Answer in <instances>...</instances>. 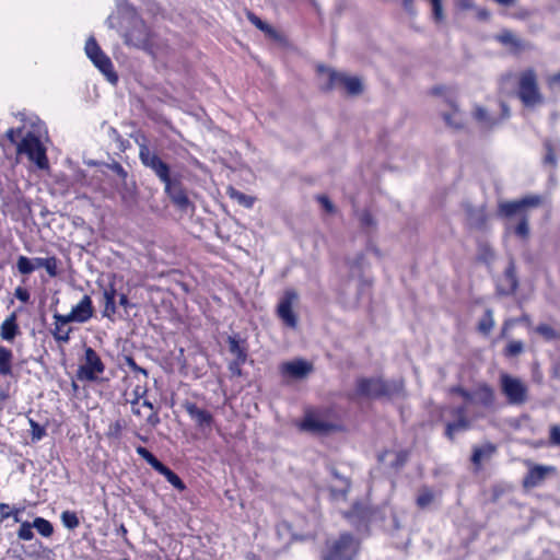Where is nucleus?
<instances>
[{
  "instance_id": "1",
  "label": "nucleus",
  "mask_w": 560,
  "mask_h": 560,
  "mask_svg": "<svg viewBox=\"0 0 560 560\" xmlns=\"http://www.w3.org/2000/svg\"><path fill=\"white\" fill-rule=\"evenodd\" d=\"M542 199L538 195H529L520 200L501 201L498 206V215L506 219L505 232L514 233L521 240L529 236L528 208L538 207Z\"/></svg>"
},
{
  "instance_id": "2",
  "label": "nucleus",
  "mask_w": 560,
  "mask_h": 560,
  "mask_svg": "<svg viewBox=\"0 0 560 560\" xmlns=\"http://www.w3.org/2000/svg\"><path fill=\"white\" fill-rule=\"evenodd\" d=\"M359 550V542L351 534L345 533L339 538L327 542L323 560H354Z\"/></svg>"
},
{
  "instance_id": "3",
  "label": "nucleus",
  "mask_w": 560,
  "mask_h": 560,
  "mask_svg": "<svg viewBox=\"0 0 560 560\" xmlns=\"http://www.w3.org/2000/svg\"><path fill=\"white\" fill-rule=\"evenodd\" d=\"M16 151L19 154H25L39 170L48 168L49 164L46 155V148L43 145L39 138L33 132H27L23 137V139L18 143Z\"/></svg>"
},
{
  "instance_id": "4",
  "label": "nucleus",
  "mask_w": 560,
  "mask_h": 560,
  "mask_svg": "<svg viewBox=\"0 0 560 560\" xmlns=\"http://www.w3.org/2000/svg\"><path fill=\"white\" fill-rule=\"evenodd\" d=\"M318 71L327 74L325 90L343 89L349 95H358L362 92V82L358 77H350L323 66L318 67Z\"/></svg>"
},
{
  "instance_id": "5",
  "label": "nucleus",
  "mask_w": 560,
  "mask_h": 560,
  "mask_svg": "<svg viewBox=\"0 0 560 560\" xmlns=\"http://www.w3.org/2000/svg\"><path fill=\"white\" fill-rule=\"evenodd\" d=\"M500 387L510 405L521 406L528 400V386L518 377L502 373Z\"/></svg>"
},
{
  "instance_id": "6",
  "label": "nucleus",
  "mask_w": 560,
  "mask_h": 560,
  "mask_svg": "<svg viewBox=\"0 0 560 560\" xmlns=\"http://www.w3.org/2000/svg\"><path fill=\"white\" fill-rule=\"evenodd\" d=\"M517 94L527 107L536 106L542 102L537 84V75L533 69H527L520 74Z\"/></svg>"
},
{
  "instance_id": "7",
  "label": "nucleus",
  "mask_w": 560,
  "mask_h": 560,
  "mask_svg": "<svg viewBox=\"0 0 560 560\" xmlns=\"http://www.w3.org/2000/svg\"><path fill=\"white\" fill-rule=\"evenodd\" d=\"M139 159L143 166L150 168L155 176L165 185L173 179L171 167L156 152L152 151L145 142H139Z\"/></svg>"
},
{
  "instance_id": "8",
  "label": "nucleus",
  "mask_w": 560,
  "mask_h": 560,
  "mask_svg": "<svg viewBox=\"0 0 560 560\" xmlns=\"http://www.w3.org/2000/svg\"><path fill=\"white\" fill-rule=\"evenodd\" d=\"M124 37L127 45L143 49L150 54L153 52L152 35L140 18L132 16L131 27L125 33Z\"/></svg>"
},
{
  "instance_id": "9",
  "label": "nucleus",
  "mask_w": 560,
  "mask_h": 560,
  "mask_svg": "<svg viewBox=\"0 0 560 560\" xmlns=\"http://www.w3.org/2000/svg\"><path fill=\"white\" fill-rule=\"evenodd\" d=\"M85 54L93 65L106 77L110 83H116L118 77L113 69V63L108 56L100 48L94 37H90L85 43Z\"/></svg>"
},
{
  "instance_id": "10",
  "label": "nucleus",
  "mask_w": 560,
  "mask_h": 560,
  "mask_svg": "<svg viewBox=\"0 0 560 560\" xmlns=\"http://www.w3.org/2000/svg\"><path fill=\"white\" fill-rule=\"evenodd\" d=\"M105 370L100 355L91 347L84 350V362L79 366L77 376L80 381L95 382Z\"/></svg>"
},
{
  "instance_id": "11",
  "label": "nucleus",
  "mask_w": 560,
  "mask_h": 560,
  "mask_svg": "<svg viewBox=\"0 0 560 560\" xmlns=\"http://www.w3.org/2000/svg\"><path fill=\"white\" fill-rule=\"evenodd\" d=\"M94 307L92 299L89 295H83L80 302L74 305L69 314L62 315L59 313L54 314V319L60 324L70 323H86L93 317Z\"/></svg>"
},
{
  "instance_id": "12",
  "label": "nucleus",
  "mask_w": 560,
  "mask_h": 560,
  "mask_svg": "<svg viewBox=\"0 0 560 560\" xmlns=\"http://www.w3.org/2000/svg\"><path fill=\"white\" fill-rule=\"evenodd\" d=\"M298 300L299 294L295 290H285L277 307L278 317L285 326L293 329L298 326V316L293 312V305L298 302Z\"/></svg>"
},
{
  "instance_id": "13",
  "label": "nucleus",
  "mask_w": 560,
  "mask_h": 560,
  "mask_svg": "<svg viewBox=\"0 0 560 560\" xmlns=\"http://www.w3.org/2000/svg\"><path fill=\"white\" fill-rule=\"evenodd\" d=\"M373 510L362 502H355L351 506L349 511L343 512V517L348 520V522L355 526L358 529H361L371 522L373 517Z\"/></svg>"
},
{
  "instance_id": "14",
  "label": "nucleus",
  "mask_w": 560,
  "mask_h": 560,
  "mask_svg": "<svg viewBox=\"0 0 560 560\" xmlns=\"http://www.w3.org/2000/svg\"><path fill=\"white\" fill-rule=\"evenodd\" d=\"M164 191L178 209L186 211L191 206L186 191L183 189L177 178H173L166 183L164 185Z\"/></svg>"
},
{
  "instance_id": "15",
  "label": "nucleus",
  "mask_w": 560,
  "mask_h": 560,
  "mask_svg": "<svg viewBox=\"0 0 560 560\" xmlns=\"http://www.w3.org/2000/svg\"><path fill=\"white\" fill-rule=\"evenodd\" d=\"M229 351L234 357V360L230 363V371H234V366L238 368L243 365L247 360V347L246 341L241 339L238 335L228 337Z\"/></svg>"
},
{
  "instance_id": "16",
  "label": "nucleus",
  "mask_w": 560,
  "mask_h": 560,
  "mask_svg": "<svg viewBox=\"0 0 560 560\" xmlns=\"http://www.w3.org/2000/svg\"><path fill=\"white\" fill-rule=\"evenodd\" d=\"M312 369V364L308 363L307 361L294 360L284 362L281 365V373L291 378L301 380L307 376Z\"/></svg>"
},
{
  "instance_id": "17",
  "label": "nucleus",
  "mask_w": 560,
  "mask_h": 560,
  "mask_svg": "<svg viewBox=\"0 0 560 560\" xmlns=\"http://www.w3.org/2000/svg\"><path fill=\"white\" fill-rule=\"evenodd\" d=\"M358 393L366 397H378L385 393V383L382 378H362L358 382Z\"/></svg>"
},
{
  "instance_id": "18",
  "label": "nucleus",
  "mask_w": 560,
  "mask_h": 560,
  "mask_svg": "<svg viewBox=\"0 0 560 560\" xmlns=\"http://www.w3.org/2000/svg\"><path fill=\"white\" fill-rule=\"evenodd\" d=\"M185 409L200 429H210L212 427L213 417L209 411L199 408L192 402L185 404Z\"/></svg>"
},
{
  "instance_id": "19",
  "label": "nucleus",
  "mask_w": 560,
  "mask_h": 560,
  "mask_svg": "<svg viewBox=\"0 0 560 560\" xmlns=\"http://www.w3.org/2000/svg\"><path fill=\"white\" fill-rule=\"evenodd\" d=\"M550 471H555V468L551 466H532L523 480V486L525 488L538 487L546 479L548 472Z\"/></svg>"
},
{
  "instance_id": "20",
  "label": "nucleus",
  "mask_w": 560,
  "mask_h": 560,
  "mask_svg": "<svg viewBox=\"0 0 560 560\" xmlns=\"http://www.w3.org/2000/svg\"><path fill=\"white\" fill-rule=\"evenodd\" d=\"M117 189L125 205L130 206L136 201L137 184L136 180L129 175H126V177H121L119 179Z\"/></svg>"
},
{
  "instance_id": "21",
  "label": "nucleus",
  "mask_w": 560,
  "mask_h": 560,
  "mask_svg": "<svg viewBox=\"0 0 560 560\" xmlns=\"http://www.w3.org/2000/svg\"><path fill=\"white\" fill-rule=\"evenodd\" d=\"M334 482L330 486V495L335 501H345L350 490V481L336 469L332 470Z\"/></svg>"
},
{
  "instance_id": "22",
  "label": "nucleus",
  "mask_w": 560,
  "mask_h": 560,
  "mask_svg": "<svg viewBox=\"0 0 560 560\" xmlns=\"http://www.w3.org/2000/svg\"><path fill=\"white\" fill-rule=\"evenodd\" d=\"M467 221L470 228L476 230H483L488 224V214L483 207H467Z\"/></svg>"
},
{
  "instance_id": "23",
  "label": "nucleus",
  "mask_w": 560,
  "mask_h": 560,
  "mask_svg": "<svg viewBox=\"0 0 560 560\" xmlns=\"http://www.w3.org/2000/svg\"><path fill=\"white\" fill-rule=\"evenodd\" d=\"M450 106L451 112H445L442 114L445 124L455 130L463 129L465 126L464 114L459 110L455 103L451 102Z\"/></svg>"
},
{
  "instance_id": "24",
  "label": "nucleus",
  "mask_w": 560,
  "mask_h": 560,
  "mask_svg": "<svg viewBox=\"0 0 560 560\" xmlns=\"http://www.w3.org/2000/svg\"><path fill=\"white\" fill-rule=\"evenodd\" d=\"M301 429L312 433H325L329 431L330 424L312 415H307L301 423Z\"/></svg>"
},
{
  "instance_id": "25",
  "label": "nucleus",
  "mask_w": 560,
  "mask_h": 560,
  "mask_svg": "<svg viewBox=\"0 0 560 560\" xmlns=\"http://www.w3.org/2000/svg\"><path fill=\"white\" fill-rule=\"evenodd\" d=\"M20 332L16 324V315L12 313L1 324L0 335L3 340L12 341Z\"/></svg>"
},
{
  "instance_id": "26",
  "label": "nucleus",
  "mask_w": 560,
  "mask_h": 560,
  "mask_svg": "<svg viewBox=\"0 0 560 560\" xmlns=\"http://www.w3.org/2000/svg\"><path fill=\"white\" fill-rule=\"evenodd\" d=\"M494 402V393L488 385H481L474 392V402L483 407H491Z\"/></svg>"
},
{
  "instance_id": "27",
  "label": "nucleus",
  "mask_w": 560,
  "mask_h": 560,
  "mask_svg": "<svg viewBox=\"0 0 560 560\" xmlns=\"http://www.w3.org/2000/svg\"><path fill=\"white\" fill-rule=\"evenodd\" d=\"M474 118L477 120V122L480 125L483 129H491L493 128L498 121L495 118H493L486 108L481 106H476L472 112Z\"/></svg>"
},
{
  "instance_id": "28",
  "label": "nucleus",
  "mask_w": 560,
  "mask_h": 560,
  "mask_svg": "<svg viewBox=\"0 0 560 560\" xmlns=\"http://www.w3.org/2000/svg\"><path fill=\"white\" fill-rule=\"evenodd\" d=\"M504 281H505L504 284H499L498 285L499 292L501 294H505V295L513 293L516 290V288H517V280H516V277H515V272H514L513 266H510L505 270Z\"/></svg>"
},
{
  "instance_id": "29",
  "label": "nucleus",
  "mask_w": 560,
  "mask_h": 560,
  "mask_svg": "<svg viewBox=\"0 0 560 560\" xmlns=\"http://www.w3.org/2000/svg\"><path fill=\"white\" fill-rule=\"evenodd\" d=\"M155 470L163 475L166 480L177 490L183 491L186 488L182 479L163 463H161Z\"/></svg>"
},
{
  "instance_id": "30",
  "label": "nucleus",
  "mask_w": 560,
  "mask_h": 560,
  "mask_svg": "<svg viewBox=\"0 0 560 560\" xmlns=\"http://www.w3.org/2000/svg\"><path fill=\"white\" fill-rule=\"evenodd\" d=\"M495 452V447L492 444H485L480 447H475L471 456L474 465L479 466L483 459H488Z\"/></svg>"
},
{
  "instance_id": "31",
  "label": "nucleus",
  "mask_w": 560,
  "mask_h": 560,
  "mask_svg": "<svg viewBox=\"0 0 560 560\" xmlns=\"http://www.w3.org/2000/svg\"><path fill=\"white\" fill-rule=\"evenodd\" d=\"M469 427H470V424H469V420L467 418L455 419V421H453V422H447L445 435L450 440H453L457 432L466 431L469 429Z\"/></svg>"
},
{
  "instance_id": "32",
  "label": "nucleus",
  "mask_w": 560,
  "mask_h": 560,
  "mask_svg": "<svg viewBox=\"0 0 560 560\" xmlns=\"http://www.w3.org/2000/svg\"><path fill=\"white\" fill-rule=\"evenodd\" d=\"M12 351L5 347H0V375L7 376L12 374Z\"/></svg>"
},
{
  "instance_id": "33",
  "label": "nucleus",
  "mask_w": 560,
  "mask_h": 560,
  "mask_svg": "<svg viewBox=\"0 0 560 560\" xmlns=\"http://www.w3.org/2000/svg\"><path fill=\"white\" fill-rule=\"evenodd\" d=\"M115 294L116 291L114 288L104 291L105 307L103 315L106 317H110L116 313Z\"/></svg>"
},
{
  "instance_id": "34",
  "label": "nucleus",
  "mask_w": 560,
  "mask_h": 560,
  "mask_svg": "<svg viewBox=\"0 0 560 560\" xmlns=\"http://www.w3.org/2000/svg\"><path fill=\"white\" fill-rule=\"evenodd\" d=\"M493 327H494L493 312H492V310L488 308V310H486L482 318L479 320L478 330L483 335H488L492 330Z\"/></svg>"
},
{
  "instance_id": "35",
  "label": "nucleus",
  "mask_w": 560,
  "mask_h": 560,
  "mask_svg": "<svg viewBox=\"0 0 560 560\" xmlns=\"http://www.w3.org/2000/svg\"><path fill=\"white\" fill-rule=\"evenodd\" d=\"M32 524L33 527L44 537H50L54 533L52 524L43 517H36Z\"/></svg>"
},
{
  "instance_id": "36",
  "label": "nucleus",
  "mask_w": 560,
  "mask_h": 560,
  "mask_svg": "<svg viewBox=\"0 0 560 560\" xmlns=\"http://www.w3.org/2000/svg\"><path fill=\"white\" fill-rule=\"evenodd\" d=\"M67 324H60L55 319V328L51 331L54 338L58 342L67 343L70 339L71 328L65 329Z\"/></svg>"
},
{
  "instance_id": "37",
  "label": "nucleus",
  "mask_w": 560,
  "mask_h": 560,
  "mask_svg": "<svg viewBox=\"0 0 560 560\" xmlns=\"http://www.w3.org/2000/svg\"><path fill=\"white\" fill-rule=\"evenodd\" d=\"M359 222H360V226L363 230H365L366 233H371L376 226V222H375L373 215L368 210H363L359 214Z\"/></svg>"
},
{
  "instance_id": "38",
  "label": "nucleus",
  "mask_w": 560,
  "mask_h": 560,
  "mask_svg": "<svg viewBox=\"0 0 560 560\" xmlns=\"http://www.w3.org/2000/svg\"><path fill=\"white\" fill-rule=\"evenodd\" d=\"M545 148L547 150V154L545 156V163L556 164V154L560 151V141H546Z\"/></svg>"
},
{
  "instance_id": "39",
  "label": "nucleus",
  "mask_w": 560,
  "mask_h": 560,
  "mask_svg": "<svg viewBox=\"0 0 560 560\" xmlns=\"http://www.w3.org/2000/svg\"><path fill=\"white\" fill-rule=\"evenodd\" d=\"M61 522L68 529H74L79 526L80 522L74 512L65 511L61 514Z\"/></svg>"
},
{
  "instance_id": "40",
  "label": "nucleus",
  "mask_w": 560,
  "mask_h": 560,
  "mask_svg": "<svg viewBox=\"0 0 560 560\" xmlns=\"http://www.w3.org/2000/svg\"><path fill=\"white\" fill-rule=\"evenodd\" d=\"M136 451L154 470L162 463L145 447L139 446Z\"/></svg>"
},
{
  "instance_id": "41",
  "label": "nucleus",
  "mask_w": 560,
  "mask_h": 560,
  "mask_svg": "<svg viewBox=\"0 0 560 560\" xmlns=\"http://www.w3.org/2000/svg\"><path fill=\"white\" fill-rule=\"evenodd\" d=\"M16 267L20 273L30 275L34 271L33 261L26 256H20L16 261Z\"/></svg>"
},
{
  "instance_id": "42",
  "label": "nucleus",
  "mask_w": 560,
  "mask_h": 560,
  "mask_svg": "<svg viewBox=\"0 0 560 560\" xmlns=\"http://www.w3.org/2000/svg\"><path fill=\"white\" fill-rule=\"evenodd\" d=\"M33 524L30 522H22L18 530V537L22 540H31L34 537Z\"/></svg>"
},
{
  "instance_id": "43",
  "label": "nucleus",
  "mask_w": 560,
  "mask_h": 560,
  "mask_svg": "<svg viewBox=\"0 0 560 560\" xmlns=\"http://www.w3.org/2000/svg\"><path fill=\"white\" fill-rule=\"evenodd\" d=\"M432 7V16L436 23H440L444 20V11L442 5V0H428Z\"/></svg>"
},
{
  "instance_id": "44",
  "label": "nucleus",
  "mask_w": 560,
  "mask_h": 560,
  "mask_svg": "<svg viewBox=\"0 0 560 560\" xmlns=\"http://www.w3.org/2000/svg\"><path fill=\"white\" fill-rule=\"evenodd\" d=\"M230 196L237 200L238 203H241L242 206L246 207V208H252L253 205H254V198L250 197V196H247L238 190H235V189H232Z\"/></svg>"
},
{
  "instance_id": "45",
  "label": "nucleus",
  "mask_w": 560,
  "mask_h": 560,
  "mask_svg": "<svg viewBox=\"0 0 560 560\" xmlns=\"http://www.w3.org/2000/svg\"><path fill=\"white\" fill-rule=\"evenodd\" d=\"M433 492L429 489H423L417 498V503L420 508H427L433 502Z\"/></svg>"
},
{
  "instance_id": "46",
  "label": "nucleus",
  "mask_w": 560,
  "mask_h": 560,
  "mask_svg": "<svg viewBox=\"0 0 560 560\" xmlns=\"http://www.w3.org/2000/svg\"><path fill=\"white\" fill-rule=\"evenodd\" d=\"M524 350V343L521 340H512L505 348V354L509 357H515L522 353Z\"/></svg>"
},
{
  "instance_id": "47",
  "label": "nucleus",
  "mask_w": 560,
  "mask_h": 560,
  "mask_svg": "<svg viewBox=\"0 0 560 560\" xmlns=\"http://www.w3.org/2000/svg\"><path fill=\"white\" fill-rule=\"evenodd\" d=\"M30 425H31V435L33 441H39L44 438L46 434V431L44 427H42L39 423L34 421L33 419H30Z\"/></svg>"
},
{
  "instance_id": "48",
  "label": "nucleus",
  "mask_w": 560,
  "mask_h": 560,
  "mask_svg": "<svg viewBox=\"0 0 560 560\" xmlns=\"http://www.w3.org/2000/svg\"><path fill=\"white\" fill-rule=\"evenodd\" d=\"M536 331L541 335L546 340H552L557 338L556 330L546 324H540L536 327Z\"/></svg>"
},
{
  "instance_id": "49",
  "label": "nucleus",
  "mask_w": 560,
  "mask_h": 560,
  "mask_svg": "<svg viewBox=\"0 0 560 560\" xmlns=\"http://www.w3.org/2000/svg\"><path fill=\"white\" fill-rule=\"evenodd\" d=\"M58 262L59 261L55 256L47 257L45 259L44 269L50 277H56L58 275Z\"/></svg>"
},
{
  "instance_id": "50",
  "label": "nucleus",
  "mask_w": 560,
  "mask_h": 560,
  "mask_svg": "<svg viewBox=\"0 0 560 560\" xmlns=\"http://www.w3.org/2000/svg\"><path fill=\"white\" fill-rule=\"evenodd\" d=\"M549 442L551 445L560 446V425L552 424L550 427Z\"/></svg>"
},
{
  "instance_id": "51",
  "label": "nucleus",
  "mask_w": 560,
  "mask_h": 560,
  "mask_svg": "<svg viewBox=\"0 0 560 560\" xmlns=\"http://www.w3.org/2000/svg\"><path fill=\"white\" fill-rule=\"evenodd\" d=\"M125 362H126V365L129 369H131L133 372L141 373L145 377L148 376V371L145 369L139 366L132 357H129V355L125 357Z\"/></svg>"
},
{
  "instance_id": "52",
  "label": "nucleus",
  "mask_w": 560,
  "mask_h": 560,
  "mask_svg": "<svg viewBox=\"0 0 560 560\" xmlns=\"http://www.w3.org/2000/svg\"><path fill=\"white\" fill-rule=\"evenodd\" d=\"M317 200L318 202L320 203V206L329 213H332L335 212V206L334 203L329 200V198L327 196H324V195H320L317 197Z\"/></svg>"
},
{
  "instance_id": "53",
  "label": "nucleus",
  "mask_w": 560,
  "mask_h": 560,
  "mask_svg": "<svg viewBox=\"0 0 560 560\" xmlns=\"http://www.w3.org/2000/svg\"><path fill=\"white\" fill-rule=\"evenodd\" d=\"M499 39L501 43L503 44H509V45H517L518 44V39L516 38V36L511 33V32H504L502 33L500 36H499Z\"/></svg>"
},
{
  "instance_id": "54",
  "label": "nucleus",
  "mask_w": 560,
  "mask_h": 560,
  "mask_svg": "<svg viewBox=\"0 0 560 560\" xmlns=\"http://www.w3.org/2000/svg\"><path fill=\"white\" fill-rule=\"evenodd\" d=\"M107 167L112 172H114L119 177V179L121 177H126V175H128V172L118 162H113V163L108 164Z\"/></svg>"
},
{
  "instance_id": "55",
  "label": "nucleus",
  "mask_w": 560,
  "mask_h": 560,
  "mask_svg": "<svg viewBox=\"0 0 560 560\" xmlns=\"http://www.w3.org/2000/svg\"><path fill=\"white\" fill-rule=\"evenodd\" d=\"M249 20L253 24H255L259 30L261 31H265V32H268L270 33L271 32V27L266 24L265 22H262L259 18H257L256 15L254 14H249Z\"/></svg>"
},
{
  "instance_id": "56",
  "label": "nucleus",
  "mask_w": 560,
  "mask_h": 560,
  "mask_svg": "<svg viewBox=\"0 0 560 560\" xmlns=\"http://www.w3.org/2000/svg\"><path fill=\"white\" fill-rule=\"evenodd\" d=\"M14 296L23 303H27L30 300L28 291L22 287H18L15 289Z\"/></svg>"
},
{
  "instance_id": "57",
  "label": "nucleus",
  "mask_w": 560,
  "mask_h": 560,
  "mask_svg": "<svg viewBox=\"0 0 560 560\" xmlns=\"http://www.w3.org/2000/svg\"><path fill=\"white\" fill-rule=\"evenodd\" d=\"M450 412L455 419L467 418V407L466 406L451 408Z\"/></svg>"
},
{
  "instance_id": "58",
  "label": "nucleus",
  "mask_w": 560,
  "mask_h": 560,
  "mask_svg": "<svg viewBox=\"0 0 560 560\" xmlns=\"http://www.w3.org/2000/svg\"><path fill=\"white\" fill-rule=\"evenodd\" d=\"M454 393H457L459 394L465 400H467L468 402H474V392L470 393L462 387H454L452 389Z\"/></svg>"
},
{
  "instance_id": "59",
  "label": "nucleus",
  "mask_w": 560,
  "mask_h": 560,
  "mask_svg": "<svg viewBox=\"0 0 560 560\" xmlns=\"http://www.w3.org/2000/svg\"><path fill=\"white\" fill-rule=\"evenodd\" d=\"M145 421L148 424L155 427L160 423V418L158 416L156 411H150L148 415H145Z\"/></svg>"
},
{
  "instance_id": "60",
  "label": "nucleus",
  "mask_w": 560,
  "mask_h": 560,
  "mask_svg": "<svg viewBox=\"0 0 560 560\" xmlns=\"http://www.w3.org/2000/svg\"><path fill=\"white\" fill-rule=\"evenodd\" d=\"M143 407L139 406V397L137 396L132 401H131V411L133 415L136 416H143L142 415V409Z\"/></svg>"
},
{
  "instance_id": "61",
  "label": "nucleus",
  "mask_w": 560,
  "mask_h": 560,
  "mask_svg": "<svg viewBox=\"0 0 560 560\" xmlns=\"http://www.w3.org/2000/svg\"><path fill=\"white\" fill-rule=\"evenodd\" d=\"M21 133V129L11 128L7 131L5 137L11 143H16V136Z\"/></svg>"
},
{
  "instance_id": "62",
  "label": "nucleus",
  "mask_w": 560,
  "mask_h": 560,
  "mask_svg": "<svg viewBox=\"0 0 560 560\" xmlns=\"http://www.w3.org/2000/svg\"><path fill=\"white\" fill-rule=\"evenodd\" d=\"M0 513H1V521L11 517L12 512L10 511L9 504L0 503Z\"/></svg>"
},
{
  "instance_id": "63",
  "label": "nucleus",
  "mask_w": 560,
  "mask_h": 560,
  "mask_svg": "<svg viewBox=\"0 0 560 560\" xmlns=\"http://www.w3.org/2000/svg\"><path fill=\"white\" fill-rule=\"evenodd\" d=\"M45 259L46 258H43V257H35V258L31 259L33 261V269L35 270L37 268H44Z\"/></svg>"
},
{
  "instance_id": "64",
  "label": "nucleus",
  "mask_w": 560,
  "mask_h": 560,
  "mask_svg": "<svg viewBox=\"0 0 560 560\" xmlns=\"http://www.w3.org/2000/svg\"><path fill=\"white\" fill-rule=\"evenodd\" d=\"M366 250L373 253L377 258H381L382 256L381 252L376 247H374L372 241L368 242Z\"/></svg>"
}]
</instances>
